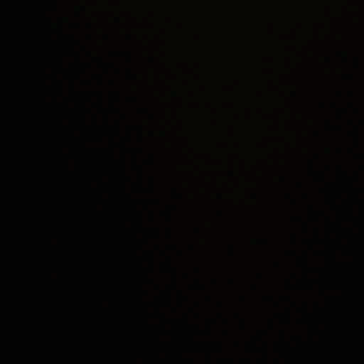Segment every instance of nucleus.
<instances>
[{
	"instance_id": "f257e3e1",
	"label": "nucleus",
	"mask_w": 364,
	"mask_h": 364,
	"mask_svg": "<svg viewBox=\"0 0 364 364\" xmlns=\"http://www.w3.org/2000/svg\"><path fill=\"white\" fill-rule=\"evenodd\" d=\"M95 60L97 63V66L100 68L104 70L105 71H107L110 68H112V69H114L117 71H119V69L115 68V66L113 64L105 63L101 58H95Z\"/></svg>"
},
{
	"instance_id": "20e7f679",
	"label": "nucleus",
	"mask_w": 364,
	"mask_h": 364,
	"mask_svg": "<svg viewBox=\"0 0 364 364\" xmlns=\"http://www.w3.org/2000/svg\"><path fill=\"white\" fill-rule=\"evenodd\" d=\"M178 66H179V68L181 67V62L180 61L178 63Z\"/></svg>"
},
{
	"instance_id": "7ed1b4c3",
	"label": "nucleus",
	"mask_w": 364,
	"mask_h": 364,
	"mask_svg": "<svg viewBox=\"0 0 364 364\" xmlns=\"http://www.w3.org/2000/svg\"><path fill=\"white\" fill-rule=\"evenodd\" d=\"M151 63H154V65H155L157 68L161 66V63H160V64H159V63H157V64H156V62L155 61V59L151 58Z\"/></svg>"
},
{
	"instance_id": "f03ea898",
	"label": "nucleus",
	"mask_w": 364,
	"mask_h": 364,
	"mask_svg": "<svg viewBox=\"0 0 364 364\" xmlns=\"http://www.w3.org/2000/svg\"><path fill=\"white\" fill-rule=\"evenodd\" d=\"M80 69L82 72L92 70L94 69L93 64L90 62H84L80 65Z\"/></svg>"
}]
</instances>
